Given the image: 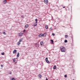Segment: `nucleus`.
<instances>
[{
    "label": "nucleus",
    "instance_id": "f257e3e1",
    "mask_svg": "<svg viewBox=\"0 0 80 80\" xmlns=\"http://www.w3.org/2000/svg\"><path fill=\"white\" fill-rule=\"evenodd\" d=\"M60 48L62 52H65L66 51V49L63 46H61L60 47Z\"/></svg>",
    "mask_w": 80,
    "mask_h": 80
},
{
    "label": "nucleus",
    "instance_id": "f03ea898",
    "mask_svg": "<svg viewBox=\"0 0 80 80\" xmlns=\"http://www.w3.org/2000/svg\"><path fill=\"white\" fill-rule=\"evenodd\" d=\"M23 40V38H21V40H19V41L18 42V45H20V42L22 41Z\"/></svg>",
    "mask_w": 80,
    "mask_h": 80
},
{
    "label": "nucleus",
    "instance_id": "7ed1b4c3",
    "mask_svg": "<svg viewBox=\"0 0 80 80\" xmlns=\"http://www.w3.org/2000/svg\"><path fill=\"white\" fill-rule=\"evenodd\" d=\"M47 36V34L46 33H44L43 34H42V37H45Z\"/></svg>",
    "mask_w": 80,
    "mask_h": 80
},
{
    "label": "nucleus",
    "instance_id": "20e7f679",
    "mask_svg": "<svg viewBox=\"0 0 80 80\" xmlns=\"http://www.w3.org/2000/svg\"><path fill=\"white\" fill-rule=\"evenodd\" d=\"M46 61L47 63H50V62H49V61L48 60V58L47 57L46 58Z\"/></svg>",
    "mask_w": 80,
    "mask_h": 80
},
{
    "label": "nucleus",
    "instance_id": "39448f33",
    "mask_svg": "<svg viewBox=\"0 0 80 80\" xmlns=\"http://www.w3.org/2000/svg\"><path fill=\"white\" fill-rule=\"evenodd\" d=\"M44 2L45 3V4H48V0H45L44 1Z\"/></svg>",
    "mask_w": 80,
    "mask_h": 80
},
{
    "label": "nucleus",
    "instance_id": "423d86ee",
    "mask_svg": "<svg viewBox=\"0 0 80 80\" xmlns=\"http://www.w3.org/2000/svg\"><path fill=\"white\" fill-rule=\"evenodd\" d=\"M23 34L22 33H19L18 34V36L19 37H22V35H23Z\"/></svg>",
    "mask_w": 80,
    "mask_h": 80
},
{
    "label": "nucleus",
    "instance_id": "0eeeda50",
    "mask_svg": "<svg viewBox=\"0 0 80 80\" xmlns=\"http://www.w3.org/2000/svg\"><path fill=\"white\" fill-rule=\"evenodd\" d=\"M28 27V24H26L25 25V28H27Z\"/></svg>",
    "mask_w": 80,
    "mask_h": 80
},
{
    "label": "nucleus",
    "instance_id": "6e6552de",
    "mask_svg": "<svg viewBox=\"0 0 80 80\" xmlns=\"http://www.w3.org/2000/svg\"><path fill=\"white\" fill-rule=\"evenodd\" d=\"M7 2V0H4L3 2V3L4 4H5V3H6Z\"/></svg>",
    "mask_w": 80,
    "mask_h": 80
},
{
    "label": "nucleus",
    "instance_id": "1a4fd4ad",
    "mask_svg": "<svg viewBox=\"0 0 80 80\" xmlns=\"http://www.w3.org/2000/svg\"><path fill=\"white\" fill-rule=\"evenodd\" d=\"M38 37H42V33L40 34L39 35H38Z\"/></svg>",
    "mask_w": 80,
    "mask_h": 80
},
{
    "label": "nucleus",
    "instance_id": "9d476101",
    "mask_svg": "<svg viewBox=\"0 0 80 80\" xmlns=\"http://www.w3.org/2000/svg\"><path fill=\"white\" fill-rule=\"evenodd\" d=\"M17 50L15 49L13 51V53H16L17 52Z\"/></svg>",
    "mask_w": 80,
    "mask_h": 80
},
{
    "label": "nucleus",
    "instance_id": "9b49d317",
    "mask_svg": "<svg viewBox=\"0 0 80 80\" xmlns=\"http://www.w3.org/2000/svg\"><path fill=\"white\" fill-rule=\"evenodd\" d=\"M57 68V66H56V65H55L54 66V67H53V69L54 70H55V69H56V68Z\"/></svg>",
    "mask_w": 80,
    "mask_h": 80
},
{
    "label": "nucleus",
    "instance_id": "f8f14e48",
    "mask_svg": "<svg viewBox=\"0 0 80 80\" xmlns=\"http://www.w3.org/2000/svg\"><path fill=\"white\" fill-rule=\"evenodd\" d=\"M45 28L47 29H48V26H47V25H45Z\"/></svg>",
    "mask_w": 80,
    "mask_h": 80
},
{
    "label": "nucleus",
    "instance_id": "ddd939ff",
    "mask_svg": "<svg viewBox=\"0 0 80 80\" xmlns=\"http://www.w3.org/2000/svg\"><path fill=\"white\" fill-rule=\"evenodd\" d=\"M19 56H20V53H19V52H18V54L17 55V56L18 57H19Z\"/></svg>",
    "mask_w": 80,
    "mask_h": 80
},
{
    "label": "nucleus",
    "instance_id": "4468645a",
    "mask_svg": "<svg viewBox=\"0 0 80 80\" xmlns=\"http://www.w3.org/2000/svg\"><path fill=\"white\" fill-rule=\"evenodd\" d=\"M35 21H36V24L37 23V22L38 21V19H36L35 20Z\"/></svg>",
    "mask_w": 80,
    "mask_h": 80
},
{
    "label": "nucleus",
    "instance_id": "2eb2a0df",
    "mask_svg": "<svg viewBox=\"0 0 80 80\" xmlns=\"http://www.w3.org/2000/svg\"><path fill=\"white\" fill-rule=\"evenodd\" d=\"M39 78H41L42 75H41V74H39Z\"/></svg>",
    "mask_w": 80,
    "mask_h": 80
},
{
    "label": "nucleus",
    "instance_id": "dca6fc26",
    "mask_svg": "<svg viewBox=\"0 0 80 80\" xmlns=\"http://www.w3.org/2000/svg\"><path fill=\"white\" fill-rule=\"evenodd\" d=\"M51 42H52V44H53V40H52V39L51 40Z\"/></svg>",
    "mask_w": 80,
    "mask_h": 80
},
{
    "label": "nucleus",
    "instance_id": "f3484780",
    "mask_svg": "<svg viewBox=\"0 0 80 80\" xmlns=\"http://www.w3.org/2000/svg\"><path fill=\"white\" fill-rule=\"evenodd\" d=\"M37 25V24H34V27H36Z\"/></svg>",
    "mask_w": 80,
    "mask_h": 80
},
{
    "label": "nucleus",
    "instance_id": "a211bd4d",
    "mask_svg": "<svg viewBox=\"0 0 80 80\" xmlns=\"http://www.w3.org/2000/svg\"><path fill=\"white\" fill-rule=\"evenodd\" d=\"M67 42H68V41H67V40H65V41H64V42H65V43H67Z\"/></svg>",
    "mask_w": 80,
    "mask_h": 80
},
{
    "label": "nucleus",
    "instance_id": "6ab92c4d",
    "mask_svg": "<svg viewBox=\"0 0 80 80\" xmlns=\"http://www.w3.org/2000/svg\"><path fill=\"white\" fill-rule=\"evenodd\" d=\"M40 44L41 45H43V42H41Z\"/></svg>",
    "mask_w": 80,
    "mask_h": 80
},
{
    "label": "nucleus",
    "instance_id": "aec40b11",
    "mask_svg": "<svg viewBox=\"0 0 80 80\" xmlns=\"http://www.w3.org/2000/svg\"><path fill=\"white\" fill-rule=\"evenodd\" d=\"M3 34H4V35H6V33H5V32H3Z\"/></svg>",
    "mask_w": 80,
    "mask_h": 80
},
{
    "label": "nucleus",
    "instance_id": "412c9836",
    "mask_svg": "<svg viewBox=\"0 0 80 80\" xmlns=\"http://www.w3.org/2000/svg\"><path fill=\"white\" fill-rule=\"evenodd\" d=\"M68 37V35H66L65 36V38H67Z\"/></svg>",
    "mask_w": 80,
    "mask_h": 80
},
{
    "label": "nucleus",
    "instance_id": "4be33fe9",
    "mask_svg": "<svg viewBox=\"0 0 80 80\" xmlns=\"http://www.w3.org/2000/svg\"><path fill=\"white\" fill-rule=\"evenodd\" d=\"M2 55H5V53H4V52H3V53H2Z\"/></svg>",
    "mask_w": 80,
    "mask_h": 80
},
{
    "label": "nucleus",
    "instance_id": "5701e85b",
    "mask_svg": "<svg viewBox=\"0 0 80 80\" xmlns=\"http://www.w3.org/2000/svg\"><path fill=\"white\" fill-rule=\"evenodd\" d=\"M52 28H51L50 29V31H52Z\"/></svg>",
    "mask_w": 80,
    "mask_h": 80
},
{
    "label": "nucleus",
    "instance_id": "b1692460",
    "mask_svg": "<svg viewBox=\"0 0 80 80\" xmlns=\"http://www.w3.org/2000/svg\"><path fill=\"white\" fill-rule=\"evenodd\" d=\"M64 77H65V78H67V75H64Z\"/></svg>",
    "mask_w": 80,
    "mask_h": 80
},
{
    "label": "nucleus",
    "instance_id": "393cba45",
    "mask_svg": "<svg viewBox=\"0 0 80 80\" xmlns=\"http://www.w3.org/2000/svg\"><path fill=\"white\" fill-rule=\"evenodd\" d=\"M52 35L53 36H55V34L53 33H52Z\"/></svg>",
    "mask_w": 80,
    "mask_h": 80
},
{
    "label": "nucleus",
    "instance_id": "a878e982",
    "mask_svg": "<svg viewBox=\"0 0 80 80\" xmlns=\"http://www.w3.org/2000/svg\"><path fill=\"white\" fill-rule=\"evenodd\" d=\"M13 61L14 62H15V59H14L13 60Z\"/></svg>",
    "mask_w": 80,
    "mask_h": 80
},
{
    "label": "nucleus",
    "instance_id": "bb28decb",
    "mask_svg": "<svg viewBox=\"0 0 80 80\" xmlns=\"http://www.w3.org/2000/svg\"><path fill=\"white\" fill-rule=\"evenodd\" d=\"M12 80H15V78H13Z\"/></svg>",
    "mask_w": 80,
    "mask_h": 80
},
{
    "label": "nucleus",
    "instance_id": "cd10ccee",
    "mask_svg": "<svg viewBox=\"0 0 80 80\" xmlns=\"http://www.w3.org/2000/svg\"><path fill=\"white\" fill-rule=\"evenodd\" d=\"M1 67H3V65H1Z\"/></svg>",
    "mask_w": 80,
    "mask_h": 80
},
{
    "label": "nucleus",
    "instance_id": "c85d7f7f",
    "mask_svg": "<svg viewBox=\"0 0 80 80\" xmlns=\"http://www.w3.org/2000/svg\"><path fill=\"white\" fill-rule=\"evenodd\" d=\"M25 31H26V30L25 29H24L23 32H25Z\"/></svg>",
    "mask_w": 80,
    "mask_h": 80
},
{
    "label": "nucleus",
    "instance_id": "c756f323",
    "mask_svg": "<svg viewBox=\"0 0 80 80\" xmlns=\"http://www.w3.org/2000/svg\"><path fill=\"white\" fill-rule=\"evenodd\" d=\"M21 17H22V18H24V17H23V16H22Z\"/></svg>",
    "mask_w": 80,
    "mask_h": 80
},
{
    "label": "nucleus",
    "instance_id": "7c9ffc66",
    "mask_svg": "<svg viewBox=\"0 0 80 80\" xmlns=\"http://www.w3.org/2000/svg\"><path fill=\"white\" fill-rule=\"evenodd\" d=\"M9 74H12V72H10V73H9Z\"/></svg>",
    "mask_w": 80,
    "mask_h": 80
},
{
    "label": "nucleus",
    "instance_id": "2f4dec72",
    "mask_svg": "<svg viewBox=\"0 0 80 80\" xmlns=\"http://www.w3.org/2000/svg\"><path fill=\"white\" fill-rule=\"evenodd\" d=\"M48 79H47V78H46V80H48Z\"/></svg>",
    "mask_w": 80,
    "mask_h": 80
},
{
    "label": "nucleus",
    "instance_id": "473e14b6",
    "mask_svg": "<svg viewBox=\"0 0 80 80\" xmlns=\"http://www.w3.org/2000/svg\"><path fill=\"white\" fill-rule=\"evenodd\" d=\"M63 8H65V7H63Z\"/></svg>",
    "mask_w": 80,
    "mask_h": 80
},
{
    "label": "nucleus",
    "instance_id": "72a5a7b5",
    "mask_svg": "<svg viewBox=\"0 0 80 80\" xmlns=\"http://www.w3.org/2000/svg\"><path fill=\"white\" fill-rule=\"evenodd\" d=\"M37 45V44H36V45Z\"/></svg>",
    "mask_w": 80,
    "mask_h": 80
},
{
    "label": "nucleus",
    "instance_id": "f704fd0d",
    "mask_svg": "<svg viewBox=\"0 0 80 80\" xmlns=\"http://www.w3.org/2000/svg\"><path fill=\"white\" fill-rule=\"evenodd\" d=\"M57 80H58V79H57Z\"/></svg>",
    "mask_w": 80,
    "mask_h": 80
},
{
    "label": "nucleus",
    "instance_id": "c9c22d12",
    "mask_svg": "<svg viewBox=\"0 0 80 80\" xmlns=\"http://www.w3.org/2000/svg\"><path fill=\"white\" fill-rule=\"evenodd\" d=\"M0 33H1V32H0Z\"/></svg>",
    "mask_w": 80,
    "mask_h": 80
}]
</instances>
